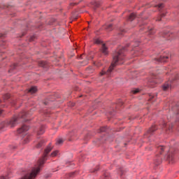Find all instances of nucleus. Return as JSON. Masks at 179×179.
<instances>
[{
    "instance_id": "nucleus-1",
    "label": "nucleus",
    "mask_w": 179,
    "mask_h": 179,
    "mask_svg": "<svg viewBox=\"0 0 179 179\" xmlns=\"http://www.w3.org/2000/svg\"><path fill=\"white\" fill-rule=\"evenodd\" d=\"M52 150V146H51V143H50L47 148L45 149L43 152V157L39 159L38 162V164L36 166H35L34 168L31 169V171H29L26 172L24 175V176L21 179H34L40 173V169L43 166V164L47 162V156L48 155V153Z\"/></svg>"
},
{
    "instance_id": "nucleus-2",
    "label": "nucleus",
    "mask_w": 179,
    "mask_h": 179,
    "mask_svg": "<svg viewBox=\"0 0 179 179\" xmlns=\"http://www.w3.org/2000/svg\"><path fill=\"white\" fill-rule=\"evenodd\" d=\"M125 48H122V49L119 50L116 53L113 55V62L109 67V69L107 70V71L103 70L102 72L99 73L100 76H103L106 75L108 78L113 75V71H114V68L117 66V65L122 64L120 63V61L124 60V57H125Z\"/></svg>"
},
{
    "instance_id": "nucleus-3",
    "label": "nucleus",
    "mask_w": 179,
    "mask_h": 179,
    "mask_svg": "<svg viewBox=\"0 0 179 179\" xmlns=\"http://www.w3.org/2000/svg\"><path fill=\"white\" fill-rule=\"evenodd\" d=\"M30 120V113H20L17 116L13 117L10 122L9 125L11 127H16L17 124L21 122H26L27 121Z\"/></svg>"
},
{
    "instance_id": "nucleus-4",
    "label": "nucleus",
    "mask_w": 179,
    "mask_h": 179,
    "mask_svg": "<svg viewBox=\"0 0 179 179\" xmlns=\"http://www.w3.org/2000/svg\"><path fill=\"white\" fill-rule=\"evenodd\" d=\"M156 129H157L156 125H152L147 132V137L149 138V136H150V135H152V134H153Z\"/></svg>"
},
{
    "instance_id": "nucleus-5",
    "label": "nucleus",
    "mask_w": 179,
    "mask_h": 179,
    "mask_svg": "<svg viewBox=\"0 0 179 179\" xmlns=\"http://www.w3.org/2000/svg\"><path fill=\"white\" fill-rule=\"evenodd\" d=\"M124 106V101L122 100H119L117 102L113 105V108H115V110H118L120 107H122Z\"/></svg>"
},
{
    "instance_id": "nucleus-6",
    "label": "nucleus",
    "mask_w": 179,
    "mask_h": 179,
    "mask_svg": "<svg viewBox=\"0 0 179 179\" xmlns=\"http://www.w3.org/2000/svg\"><path fill=\"white\" fill-rule=\"evenodd\" d=\"M37 142L38 143L36 145V148L37 149H40V148H41V146H43V145H44V143H45L46 141L44 138H41V139L38 140Z\"/></svg>"
},
{
    "instance_id": "nucleus-7",
    "label": "nucleus",
    "mask_w": 179,
    "mask_h": 179,
    "mask_svg": "<svg viewBox=\"0 0 179 179\" xmlns=\"http://www.w3.org/2000/svg\"><path fill=\"white\" fill-rule=\"evenodd\" d=\"M26 131H29V127L23 125L21 128L18 129L17 134H22L26 132Z\"/></svg>"
},
{
    "instance_id": "nucleus-8",
    "label": "nucleus",
    "mask_w": 179,
    "mask_h": 179,
    "mask_svg": "<svg viewBox=\"0 0 179 179\" xmlns=\"http://www.w3.org/2000/svg\"><path fill=\"white\" fill-rule=\"evenodd\" d=\"M36 135H43L44 134L45 130H44V126H41V127L36 131Z\"/></svg>"
},
{
    "instance_id": "nucleus-9",
    "label": "nucleus",
    "mask_w": 179,
    "mask_h": 179,
    "mask_svg": "<svg viewBox=\"0 0 179 179\" xmlns=\"http://www.w3.org/2000/svg\"><path fill=\"white\" fill-rule=\"evenodd\" d=\"M51 98H48V99H46L45 100H43L42 102H41V104L43 106H50V104H51V100H50Z\"/></svg>"
},
{
    "instance_id": "nucleus-10",
    "label": "nucleus",
    "mask_w": 179,
    "mask_h": 179,
    "mask_svg": "<svg viewBox=\"0 0 179 179\" xmlns=\"http://www.w3.org/2000/svg\"><path fill=\"white\" fill-rule=\"evenodd\" d=\"M102 53L104 54V55H107L108 54V50L107 49V46H106V44L102 45Z\"/></svg>"
},
{
    "instance_id": "nucleus-11",
    "label": "nucleus",
    "mask_w": 179,
    "mask_h": 179,
    "mask_svg": "<svg viewBox=\"0 0 179 179\" xmlns=\"http://www.w3.org/2000/svg\"><path fill=\"white\" fill-rule=\"evenodd\" d=\"M37 92V87H31L29 90L28 93H31V94H34V93Z\"/></svg>"
},
{
    "instance_id": "nucleus-12",
    "label": "nucleus",
    "mask_w": 179,
    "mask_h": 179,
    "mask_svg": "<svg viewBox=\"0 0 179 179\" xmlns=\"http://www.w3.org/2000/svg\"><path fill=\"white\" fill-rule=\"evenodd\" d=\"M162 89L164 90V92H167V90H169V89H171V86L170 84L169 83H165Z\"/></svg>"
},
{
    "instance_id": "nucleus-13",
    "label": "nucleus",
    "mask_w": 179,
    "mask_h": 179,
    "mask_svg": "<svg viewBox=\"0 0 179 179\" xmlns=\"http://www.w3.org/2000/svg\"><path fill=\"white\" fill-rule=\"evenodd\" d=\"M166 59H169L168 56L166 57L162 56L159 59H157V61H158V62H166Z\"/></svg>"
},
{
    "instance_id": "nucleus-14",
    "label": "nucleus",
    "mask_w": 179,
    "mask_h": 179,
    "mask_svg": "<svg viewBox=\"0 0 179 179\" xmlns=\"http://www.w3.org/2000/svg\"><path fill=\"white\" fill-rule=\"evenodd\" d=\"M165 148L159 145L157 147V152H159L160 153V155H162V153H163V150H164Z\"/></svg>"
},
{
    "instance_id": "nucleus-15",
    "label": "nucleus",
    "mask_w": 179,
    "mask_h": 179,
    "mask_svg": "<svg viewBox=\"0 0 179 179\" xmlns=\"http://www.w3.org/2000/svg\"><path fill=\"white\" fill-rule=\"evenodd\" d=\"M58 153H59V151H58V150H55V151L52 152L50 155V157H55L58 156Z\"/></svg>"
},
{
    "instance_id": "nucleus-16",
    "label": "nucleus",
    "mask_w": 179,
    "mask_h": 179,
    "mask_svg": "<svg viewBox=\"0 0 179 179\" xmlns=\"http://www.w3.org/2000/svg\"><path fill=\"white\" fill-rule=\"evenodd\" d=\"M135 17H136V15H135V13H131L129 17V20H130V22H132V20H134Z\"/></svg>"
},
{
    "instance_id": "nucleus-17",
    "label": "nucleus",
    "mask_w": 179,
    "mask_h": 179,
    "mask_svg": "<svg viewBox=\"0 0 179 179\" xmlns=\"http://www.w3.org/2000/svg\"><path fill=\"white\" fill-rule=\"evenodd\" d=\"M105 29H106V30H108V31H111V30H113V24H110L105 26Z\"/></svg>"
},
{
    "instance_id": "nucleus-18",
    "label": "nucleus",
    "mask_w": 179,
    "mask_h": 179,
    "mask_svg": "<svg viewBox=\"0 0 179 179\" xmlns=\"http://www.w3.org/2000/svg\"><path fill=\"white\" fill-rule=\"evenodd\" d=\"M64 143V140L59 138L56 141V145H62Z\"/></svg>"
},
{
    "instance_id": "nucleus-19",
    "label": "nucleus",
    "mask_w": 179,
    "mask_h": 179,
    "mask_svg": "<svg viewBox=\"0 0 179 179\" xmlns=\"http://www.w3.org/2000/svg\"><path fill=\"white\" fill-rule=\"evenodd\" d=\"M10 98V95L9 94H6L3 96V101H6V100H8V99Z\"/></svg>"
},
{
    "instance_id": "nucleus-20",
    "label": "nucleus",
    "mask_w": 179,
    "mask_h": 179,
    "mask_svg": "<svg viewBox=\"0 0 179 179\" xmlns=\"http://www.w3.org/2000/svg\"><path fill=\"white\" fill-rule=\"evenodd\" d=\"M172 111L179 113V105H178V106H174V107L172 108Z\"/></svg>"
},
{
    "instance_id": "nucleus-21",
    "label": "nucleus",
    "mask_w": 179,
    "mask_h": 179,
    "mask_svg": "<svg viewBox=\"0 0 179 179\" xmlns=\"http://www.w3.org/2000/svg\"><path fill=\"white\" fill-rule=\"evenodd\" d=\"M139 92H140V90L138 88L131 90V93H133V94H138V93H139Z\"/></svg>"
},
{
    "instance_id": "nucleus-22",
    "label": "nucleus",
    "mask_w": 179,
    "mask_h": 179,
    "mask_svg": "<svg viewBox=\"0 0 179 179\" xmlns=\"http://www.w3.org/2000/svg\"><path fill=\"white\" fill-rule=\"evenodd\" d=\"M45 65H47V63L45 62H43V61L39 62V66H42L43 68H44Z\"/></svg>"
},
{
    "instance_id": "nucleus-23",
    "label": "nucleus",
    "mask_w": 179,
    "mask_h": 179,
    "mask_svg": "<svg viewBox=\"0 0 179 179\" xmlns=\"http://www.w3.org/2000/svg\"><path fill=\"white\" fill-rule=\"evenodd\" d=\"M103 178L104 179H110V173H104Z\"/></svg>"
},
{
    "instance_id": "nucleus-24",
    "label": "nucleus",
    "mask_w": 179,
    "mask_h": 179,
    "mask_svg": "<svg viewBox=\"0 0 179 179\" xmlns=\"http://www.w3.org/2000/svg\"><path fill=\"white\" fill-rule=\"evenodd\" d=\"M68 106H69V107H74L75 103L70 101V102L68 103Z\"/></svg>"
},
{
    "instance_id": "nucleus-25",
    "label": "nucleus",
    "mask_w": 179,
    "mask_h": 179,
    "mask_svg": "<svg viewBox=\"0 0 179 179\" xmlns=\"http://www.w3.org/2000/svg\"><path fill=\"white\" fill-rule=\"evenodd\" d=\"M94 43L95 44H100V43H101V41H100L99 39H95Z\"/></svg>"
},
{
    "instance_id": "nucleus-26",
    "label": "nucleus",
    "mask_w": 179,
    "mask_h": 179,
    "mask_svg": "<svg viewBox=\"0 0 179 179\" xmlns=\"http://www.w3.org/2000/svg\"><path fill=\"white\" fill-rule=\"evenodd\" d=\"M29 142V137L27 136L24 138V143H27Z\"/></svg>"
},
{
    "instance_id": "nucleus-27",
    "label": "nucleus",
    "mask_w": 179,
    "mask_h": 179,
    "mask_svg": "<svg viewBox=\"0 0 179 179\" xmlns=\"http://www.w3.org/2000/svg\"><path fill=\"white\" fill-rule=\"evenodd\" d=\"M34 38H36V36H31L29 38V41H34Z\"/></svg>"
},
{
    "instance_id": "nucleus-28",
    "label": "nucleus",
    "mask_w": 179,
    "mask_h": 179,
    "mask_svg": "<svg viewBox=\"0 0 179 179\" xmlns=\"http://www.w3.org/2000/svg\"><path fill=\"white\" fill-rule=\"evenodd\" d=\"M3 127H5V122L0 124V129L3 128Z\"/></svg>"
},
{
    "instance_id": "nucleus-29",
    "label": "nucleus",
    "mask_w": 179,
    "mask_h": 179,
    "mask_svg": "<svg viewBox=\"0 0 179 179\" xmlns=\"http://www.w3.org/2000/svg\"><path fill=\"white\" fill-rule=\"evenodd\" d=\"M164 5L163 3H160L157 6V7L159 8V9H162V8H163Z\"/></svg>"
},
{
    "instance_id": "nucleus-30",
    "label": "nucleus",
    "mask_w": 179,
    "mask_h": 179,
    "mask_svg": "<svg viewBox=\"0 0 179 179\" xmlns=\"http://www.w3.org/2000/svg\"><path fill=\"white\" fill-rule=\"evenodd\" d=\"M4 37H6L5 34H0V38H3Z\"/></svg>"
},
{
    "instance_id": "nucleus-31",
    "label": "nucleus",
    "mask_w": 179,
    "mask_h": 179,
    "mask_svg": "<svg viewBox=\"0 0 179 179\" xmlns=\"http://www.w3.org/2000/svg\"><path fill=\"white\" fill-rule=\"evenodd\" d=\"M118 174L122 176V169H120Z\"/></svg>"
},
{
    "instance_id": "nucleus-32",
    "label": "nucleus",
    "mask_w": 179,
    "mask_h": 179,
    "mask_svg": "<svg viewBox=\"0 0 179 179\" xmlns=\"http://www.w3.org/2000/svg\"><path fill=\"white\" fill-rule=\"evenodd\" d=\"M104 131H106V127L101 128V132H104Z\"/></svg>"
},
{
    "instance_id": "nucleus-33",
    "label": "nucleus",
    "mask_w": 179,
    "mask_h": 179,
    "mask_svg": "<svg viewBox=\"0 0 179 179\" xmlns=\"http://www.w3.org/2000/svg\"><path fill=\"white\" fill-rule=\"evenodd\" d=\"M168 159L169 160H173V156L172 155H168Z\"/></svg>"
},
{
    "instance_id": "nucleus-34",
    "label": "nucleus",
    "mask_w": 179,
    "mask_h": 179,
    "mask_svg": "<svg viewBox=\"0 0 179 179\" xmlns=\"http://www.w3.org/2000/svg\"><path fill=\"white\" fill-rule=\"evenodd\" d=\"M150 100H152V99L155 98V96L154 95H150Z\"/></svg>"
},
{
    "instance_id": "nucleus-35",
    "label": "nucleus",
    "mask_w": 179,
    "mask_h": 179,
    "mask_svg": "<svg viewBox=\"0 0 179 179\" xmlns=\"http://www.w3.org/2000/svg\"><path fill=\"white\" fill-rule=\"evenodd\" d=\"M0 179H8V177H3V176H1V177H0Z\"/></svg>"
},
{
    "instance_id": "nucleus-36",
    "label": "nucleus",
    "mask_w": 179,
    "mask_h": 179,
    "mask_svg": "<svg viewBox=\"0 0 179 179\" xmlns=\"http://www.w3.org/2000/svg\"><path fill=\"white\" fill-rule=\"evenodd\" d=\"M171 128H173V124H170V125H169V131H170V129H171Z\"/></svg>"
},
{
    "instance_id": "nucleus-37",
    "label": "nucleus",
    "mask_w": 179,
    "mask_h": 179,
    "mask_svg": "<svg viewBox=\"0 0 179 179\" xmlns=\"http://www.w3.org/2000/svg\"><path fill=\"white\" fill-rule=\"evenodd\" d=\"M16 68V64H13V68H12V69H15Z\"/></svg>"
},
{
    "instance_id": "nucleus-38",
    "label": "nucleus",
    "mask_w": 179,
    "mask_h": 179,
    "mask_svg": "<svg viewBox=\"0 0 179 179\" xmlns=\"http://www.w3.org/2000/svg\"><path fill=\"white\" fill-rule=\"evenodd\" d=\"M159 163H161L160 159H159V162H157V164H159Z\"/></svg>"
},
{
    "instance_id": "nucleus-39",
    "label": "nucleus",
    "mask_w": 179,
    "mask_h": 179,
    "mask_svg": "<svg viewBox=\"0 0 179 179\" xmlns=\"http://www.w3.org/2000/svg\"><path fill=\"white\" fill-rule=\"evenodd\" d=\"M152 29H150V34H152Z\"/></svg>"
},
{
    "instance_id": "nucleus-40",
    "label": "nucleus",
    "mask_w": 179,
    "mask_h": 179,
    "mask_svg": "<svg viewBox=\"0 0 179 179\" xmlns=\"http://www.w3.org/2000/svg\"><path fill=\"white\" fill-rule=\"evenodd\" d=\"M90 70H92V68L87 69V71H90Z\"/></svg>"
},
{
    "instance_id": "nucleus-41",
    "label": "nucleus",
    "mask_w": 179,
    "mask_h": 179,
    "mask_svg": "<svg viewBox=\"0 0 179 179\" xmlns=\"http://www.w3.org/2000/svg\"><path fill=\"white\" fill-rule=\"evenodd\" d=\"M97 103H99V101H98V100H96V101H95V104H97Z\"/></svg>"
},
{
    "instance_id": "nucleus-42",
    "label": "nucleus",
    "mask_w": 179,
    "mask_h": 179,
    "mask_svg": "<svg viewBox=\"0 0 179 179\" xmlns=\"http://www.w3.org/2000/svg\"><path fill=\"white\" fill-rule=\"evenodd\" d=\"M164 17V14H162V15H161V17Z\"/></svg>"
},
{
    "instance_id": "nucleus-43",
    "label": "nucleus",
    "mask_w": 179,
    "mask_h": 179,
    "mask_svg": "<svg viewBox=\"0 0 179 179\" xmlns=\"http://www.w3.org/2000/svg\"><path fill=\"white\" fill-rule=\"evenodd\" d=\"M166 123H164V127H166Z\"/></svg>"
},
{
    "instance_id": "nucleus-44",
    "label": "nucleus",
    "mask_w": 179,
    "mask_h": 179,
    "mask_svg": "<svg viewBox=\"0 0 179 179\" xmlns=\"http://www.w3.org/2000/svg\"><path fill=\"white\" fill-rule=\"evenodd\" d=\"M113 111H118L117 110L113 109Z\"/></svg>"
},
{
    "instance_id": "nucleus-45",
    "label": "nucleus",
    "mask_w": 179,
    "mask_h": 179,
    "mask_svg": "<svg viewBox=\"0 0 179 179\" xmlns=\"http://www.w3.org/2000/svg\"><path fill=\"white\" fill-rule=\"evenodd\" d=\"M3 110H0V113H2Z\"/></svg>"
},
{
    "instance_id": "nucleus-46",
    "label": "nucleus",
    "mask_w": 179,
    "mask_h": 179,
    "mask_svg": "<svg viewBox=\"0 0 179 179\" xmlns=\"http://www.w3.org/2000/svg\"><path fill=\"white\" fill-rule=\"evenodd\" d=\"M95 171H97V169H95L93 172L94 173Z\"/></svg>"
},
{
    "instance_id": "nucleus-47",
    "label": "nucleus",
    "mask_w": 179,
    "mask_h": 179,
    "mask_svg": "<svg viewBox=\"0 0 179 179\" xmlns=\"http://www.w3.org/2000/svg\"><path fill=\"white\" fill-rule=\"evenodd\" d=\"M158 20V21L159 22V20H161V19H158V20Z\"/></svg>"
},
{
    "instance_id": "nucleus-48",
    "label": "nucleus",
    "mask_w": 179,
    "mask_h": 179,
    "mask_svg": "<svg viewBox=\"0 0 179 179\" xmlns=\"http://www.w3.org/2000/svg\"><path fill=\"white\" fill-rule=\"evenodd\" d=\"M177 115H179V113H177Z\"/></svg>"
},
{
    "instance_id": "nucleus-49",
    "label": "nucleus",
    "mask_w": 179,
    "mask_h": 179,
    "mask_svg": "<svg viewBox=\"0 0 179 179\" xmlns=\"http://www.w3.org/2000/svg\"><path fill=\"white\" fill-rule=\"evenodd\" d=\"M0 103H1V100H0Z\"/></svg>"
}]
</instances>
